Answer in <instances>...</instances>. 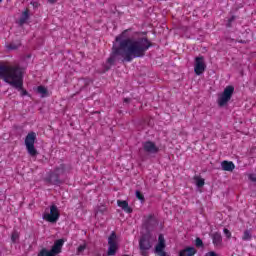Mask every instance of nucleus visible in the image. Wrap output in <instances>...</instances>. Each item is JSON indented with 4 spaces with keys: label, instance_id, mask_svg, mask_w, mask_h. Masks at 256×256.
I'll return each instance as SVG.
<instances>
[{
    "label": "nucleus",
    "instance_id": "f257e3e1",
    "mask_svg": "<svg viewBox=\"0 0 256 256\" xmlns=\"http://www.w3.org/2000/svg\"><path fill=\"white\" fill-rule=\"evenodd\" d=\"M125 33L126 31H123L122 35L116 36L115 38L118 45L112 46L111 55L107 59V63L111 66L114 65L118 57L126 63H131L133 59L143 58L146 52L153 46L151 41L146 37L122 38Z\"/></svg>",
    "mask_w": 256,
    "mask_h": 256
},
{
    "label": "nucleus",
    "instance_id": "f03ea898",
    "mask_svg": "<svg viewBox=\"0 0 256 256\" xmlns=\"http://www.w3.org/2000/svg\"><path fill=\"white\" fill-rule=\"evenodd\" d=\"M0 79L13 88H22L23 69L19 65H0Z\"/></svg>",
    "mask_w": 256,
    "mask_h": 256
},
{
    "label": "nucleus",
    "instance_id": "7ed1b4c3",
    "mask_svg": "<svg viewBox=\"0 0 256 256\" xmlns=\"http://www.w3.org/2000/svg\"><path fill=\"white\" fill-rule=\"evenodd\" d=\"M37 136L35 132H28L26 139H24V145H26V150L28 155L31 157L37 156V150L34 148V142H36Z\"/></svg>",
    "mask_w": 256,
    "mask_h": 256
},
{
    "label": "nucleus",
    "instance_id": "20e7f679",
    "mask_svg": "<svg viewBox=\"0 0 256 256\" xmlns=\"http://www.w3.org/2000/svg\"><path fill=\"white\" fill-rule=\"evenodd\" d=\"M62 246H64V240L58 239L55 241L54 246H52L51 250L41 249L38 256H56L58 253H61Z\"/></svg>",
    "mask_w": 256,
    "mask_h": 256
},
{
    "label": "nucleus",
    "instance_id": "39448f33",
    "mask_svg": "<svg viewBox=\"0 0 256 256\" xmlns=\"http://www.w3.org/2000/svg\"><path fill=\"white\" fill-rule=\"evenodd\" d=\"M235 88L232 85L226 86L224 92L218 97V105L224 107L231 100Z\"/></svg>",
    "mask_w": 256,
    "mask_h": 256
},
{
    "label": "nucleus",
    "instance_id": "423d86ee",
    "mask_svg": "<svg viewBox=\"0 0 256 256\" xmlns=\"http://www.w3.org/2000/svg\"><path fill=\"white\" fill-rule=\"evenodd\" d=\"M59 216L60 214L58 207L56 205H51L49 207V214L42 215V219L49 223H57V221L59 220Z\"/></svg>",
    "mask_w": 256,
    "mask_h": 256
},
{
    "label": "nucleus",
    "instance_id": "0eeeda50",
    "mask_svg": "<svg viewBox=\"0 0 256 256\" xmlns=\"http://www.w3.org/2000/svg\"><path fill=\"white\" fill-rule=\"evenodd\" d=\"M206 71L205 57L197 56L194 58V74L197 76L202 75Z\"/></svg>",
    "mask_w": 256,
    "mask_h": 256
},
{
    "label": "nucleus",
    "instance_id": "6e6552de",
    "mask_svg": "<svg viewBox=\"0 0 256 256\" xmlns=\"http://www.w3.org/2000/svg\"><path fill=\"white\" fill-rule=\"evenodd\" d=\"M64 173V165H61L58 168H55L54 172L49 174L47 178V182L51 185H59L61 184V180H59V175Z\"/></svg>",
    "mask_w": 256,
    "mask_h": 256
},
{
    "label": "nucleus",
    "instance_id": "1a4fd4ad",
    "mask_svg": "<svg viewBox=\"0 0 256 256\" xmlns=\"http://www.w3.org/2000/svg\"><path fill=\"white\" fill-rule=\"evenodd\" d=\"M117 235L115 232H112L111 235L108 237V252L107 256H115L118 250V244H117Z\"/></svg>",
    "mask_w": 256,
    "mask_h": 256
},
{
    "label": "nucleus",
    "instance_id": "9d476101",
    "mask_svg": "<svg viewBox=\"0 0 256 256\" xmlns=\"http://www.w3.org/2000/svg\"><path fill=\"white\" fill-rule=\"evenodd\" d=\"M158 223L159 221L157 220L156 216H154V214H148L143 218V227L146 228L147 231L152 230L157 226Z\"/></svg>",
    "mask_w": 256,
    "mask_h": 256
},
{
    "label": "nucleus",
    "instance_id": "9b49d317",
    "mask_svg": "<svg viewBox=\"0 0 256 256\" xmlns=\"http://www.w3.org/2000/svg\"><path fill=\"white\" fill-rule=\"evenodd\" d=\"M139 248L141 251L142 256H147V251L151 248L150 239L148 236L144 235L139 240Z\"/></svg>",
    "mask_w": 256,
    "mask_h": 256
},
{
    "label": "nucleus",
    "instance_id": "f8f14e48",
    "mask_svg": "<svg viewBox=\"0 0 256 256\" xmlns=\"http://www.w3.org/2000/svg\"><path fill=\"white\" fill-rule=\"evenodd\" d=\"M143 150H144V152L149 153V154L159 153V147H157L156 144L151 141L143 142Z\"/></svg>",
    "mask_w": 256,
    "mask_h": 256
},
{
    "label": "nucleus",
    "instance_id": "ddd939ff",
    "mask_svg": "<svg viewBox=\"0 0 256 256\" xmlns=\"http://www.w3.org/2000/svg\"><path fill=\"white\" fill-rule=\"evenodd\" d=\"M211 239L213 240L214 247H221L223 246V237L219 232H215L214 234H211Z\"/></svg>",
    "mask_w": 256,
    "mask_h": 256
},
{
    "label": "nucleus",
    "instance_id": "4468645a",
    "mask_svg": "<svg viewBox=\"0 0 256 256\" xmlns=\"http://www.w3.org/2000/svg\"><path fill=\"white\" fill-rule=\"evenodd\" d=\"M221 168L225 172H232L235 169V164L232 161L224 160L221 162Z\"/></svg>",
    "mask_w": 256,
    "mask_h": 256
},
{
    "label": "nucleus",
    "instance_id": "2eb2a0df",
    "mask_svg": "<svg viewBox=\"0 0 256 256\" xmlns=\"http://www.w3.org/2000/svg\"><path fill=\"white\" fill-rule=\"evenodd\" d=\"M116 203L118 207L123 210V212L128 214H131L133 212L132 208L129 207V204L127 201L118 200Z\"/></svg>",
    "mask_w": 256,
    "mask_h": 256
},
{
    "label": "nucleus",
    "instance_id": "dca6fc26",
    "mask_svg": "<svg viewBox=\"0 0 256 256\" xmlns=\"http://www.w3.org/2000/svg\"><path fill=\"white\" fill-rule=\"evenodd\" d=\"M165 249V239H164V235L160 234L158 236V244L155 245V252H162Z\"/></svg>",
    "mask_w": 256,
    "mask_h": 256
},
{
    "label": "nucleus",
    "instance_id": "f3484780",
    "mask_svg": "<svg viewBox=\"0 0 256 256\" xmlns=\"http://www.w3.org/2000/svg\"><path fill=\"white\" fill-rule=\"evenodd\" d=\"M196 249L195 247H187L186 249H182L179 252V256H195Z\"/></svg>",
    "mask_w": 256,
    "mask_h": 256
},
{
    "label": "nucleus",
    "instance_id": "a211bd4d",
    "mask_svg": "<svg viewBox=\"0 0 256 256\" xmlns=\"http://www.w3.org/2000/svg\"><path fill=\"white\" fill-rule=\"evenodd\" d=\"M29 20V8L23 11L22 16L19 18V25L23 26Z\"/></svg>",
    "mask_w": 256,
    "mask_h": 256
},
{
    "label": "nucleus",
    "instance_id": "6ab92c4d",
    "mask_svg": "<svg viewBox=\"0 0 256 256\" xmlns=\"http://www.w3.org/2000/svg\"><path fill=\"white\" fill-rule=\"evenodd\" d=\"M37 93L41 94V98L48 97V89L45 88L44 86H38Z\"/></svg>",
    "mask_w": 256,
    "mask_h": 256
},
{
    "label": "nucleus",
    "instance_id": "aec40b11",
    "mask_svg": "<svg viewBox=\"0 0 256 256\" xmlns=\"http://www.w3.org/2000/svg\"><path fill=\"white\" fill-rule=\"evenodd\" d=\"M20 41L19 40H17V41H12V42H10V44H8V46H7V48L9 49V50H17V49H19V47H20Z\"/></svg>",
    "mask_w": 256,
    "mask_h": 256
},
{
    "label": "nucleus",
    "instance_id": "412c9836",
    "mask_svg": "<svg viewBox=\"0 0 256 256\" xmlns=\"http://www.w3.org/2000/svg\"><path fill=\"white\" fill-rule=\"evenodd\" d=\"M194 181H196L197 188H202L203 186H205V179L201 177L194 176Z\"/></svg>",
    "mask_w": 256,
    "mask_h": 256
},
{
    "label": "nucleus",
    "instance_id": "4be33fe9",
    "mask_svg": "<svg viewBox=\"0 0 256 256\" xmlns=\"http://www.w3.org/2000/svg\"><path fill=\"white\" fill-rule=\"evenodd\" d=\"M251 239H252L251 231L250 230H245L243 232L242 240H244V241H251Z\"/></svg>",
    "mask_w": 256,
    "mask_h": 256
},
{
    "label": "nucleus",
    "instance_id": "5701e85b",
    "mask_svg": "<svg viewBox=\"0 0 256 256\" xmlns=\"http://www.w3.org/2000/svg\"><path fill=\"white\" fill-rule=\"evenodd\" d=\"M14 89L19 90V91L21 92L20 95H22V97H25V96H28V95H29V93L27 92V90L23 88V85H22V88H20V87H14Z\"/></svg>",
    "mask_w": 256,
    "mask_h": 256
},
{
    "label": "nucleus",
    "instance_id": "b1692460",
    "mask_svg": "<svg viewBox=\"0 0 256 256\" xmlns=\"http://www.w3.org/2000/svg\"><path fill=\"white\" fill-rule=\"evenodd\" d=\"M10 240L12 241V243H16V241L19 240V234H18V232L14 231V232L12 233V236H11Z\"/></svg>",
    "mask_w": 256,
    "mask_h": 256
},
{
    "label": "nucleus",
    "instance_id": "393cba45",
    "mask_svg": "<svg viewBox=\"0 0 256 256\" xmlns=\"http://www.w3.org/2000/svg\"><path fill=\"white\" fill-rule=\"evenodd\" d=\"M136 198L139 199V201L145 202V196L139 190L136 191Z\"/></svg>",
    "mask_w": 256,
    "mask_h": 256
},
{
    "label": "nucleus",
    "instance_id": "a878e982",
    "mask_svg": "<svg viewBox=\"0 0 256 256\" xmlns=\"http://www.w3.org/2000/svg\"><path fill=\"white\" fill-rule=\"evenodd\" d=\"M236 19L235 16H232L231 18L228 19V24H226L227 28H231L232 22H234Z\"/></svg>",
    "mask_w": 256,
    "mask_h": 256
},
{
    "label": "nucleus",
    "instance_id": "bb28decb",
    "mask_svg": "<svg viewBox=\"0 0 256 256\" xmlns=\"http://www.w3.org/2000/svg\"><path fill=\"white\" fill-rule=\"evenodd\" d=\"M86 250V244L80 245L77 247V253H83Z\"/></svg>",
    "mask_w": 256,
    "mask_h": 256
},
{
    "label": "nucleus",
    "instance_id": "cd10ccee",
    "mask_svg": "<svg viewBox=\"0 0 256 256\" xmlns=\"http://www.w3.org/2000/svg\"><path fill=\"white\" fill-rule=\"evenodd\" d=\"M224 234L226 236V239H231V232L227 228H224Z\"/></svg>",
    "mask_w": 256,
    "mask_h": 256
},
{
    "label": "nucleus",
    "instance_id": "c85d7f7f",
    "mask_svg": "<svg viewBox=\"0 0 256 256\" xmlns=\"http://www.w3.org/2000/svg\"><path fill=\"white\" fill-rule=\"evenodd\" d=\"M196 246H197V247H202V246H203V241H202V239L196 238Z\"/></svg>",
    "mask_w": 256,
    "mask_h": 256
},
{
    "label": "nucleus",
    "instance_id": "c756f323",
    "mask_svg": "<svg viewBox=\"0 0 256 256\" xmlns=\"http://www.w3.org/2000/svg\"><path fill=\"white\" fill-rule=\"evenodd\" d=\"M30 5L33 6V8H39L40 6L39 2H36V1H31Z\"/></svg>",
    "mask_w": 256,
    "mask_h": 256
},
{
    "label": "nucleus",
    "instance_id": "7c9ffc66",
    "mask_svg": "<svg viewBox=\"0 0 256 256\" xmlns=\"http://www.w3.org/2000/svg\"><path fill=\"white\" fill-rule=\"evenodd\" d=\"M249 180L252 181L253 183L256 182V175L255 174H250Z\"/></svg>",
    "mask_w": 256,
    "mask_h": 256
},
{
    "label": "nucleus",
    "instance_id": "2f4dec72",
    "mask_svg": "<svg viewBox=\"0 0 256 256\" xmlns=\"http://www.w3.org/2000/svg\"><path fill=\"white\" fill-rule=\"evenodd\" d=\"M158 254V256H167V253L162 251V252H155Z\"/></svg>",
    "mask_w": 256,
    "mask_h": 256
},
{
    "label": "nucleus",
    "instance_id": "473e14b6",
    "mask_svg": "<svg viewBox=\"0 0 256 256\" xmlns=\"http://www.w3.org/2000/svg\"><path fill=\"white\" fill-rule=\"evenodd\" d=\"M206 256H219V255L216 254V252H210V253L206 254Z\"/></svg>",
    "mask_w": 256,
    "mask_h": 256
},
{
    "label": "nucleus",
    "instance_id": "72a5a7b5",
    "mask_svg": "<svg viewBox=\"0 0 256 256\" xmlns=\"http://www.w3.org/2000/svg\"><path fill=\"white\" fill-rule=\"evenodd\" d=\"M130 102H131V99H130V98H125V99H123V103L128 104V103H130Z\"/></svg>",
    "mask_w": 256,
    "mask_h": 256
},
{
    "label": "nucleus",
    "instance_id": "f704fd0d",
    "mask_svg": "<svg viewBox=\"0 0 256 256\" xmlns=\"http://www.w3.org/2000/svg\"><path fill=\"white\" fill-rule=\"evenodd\" d=\"M49 3L54 4L57 2V0H48Z\"/></svg>",
    "mask_w": 256,
    "mask_h": 256
},
{
    "label": "nucleus",
    "instance_id": "c9c22d12",
    "mask_svg": "<svg viewBox=\"0 0 256 256\" xmlns=\"http://www.w3.org/2000/svg\"><path fill=\"white\" fill-rule=\"evenodd\" d=\"M89 82H90V81H89V80H87V81H86V85H88V84H89Z\"/></svg>",
    "mask_w": 256,
    "mask_h": 256
},
{
    "label": "nucleus",
    "instance_id": "e433bc0d",
    "mask_svg": "<svg viewBox=\"0 0 256 256\" xmlns=\"http://www.w3.org/2000/svg\"><path fill=\"white\" fill-rule=\"evenodd\" d=\"M106 70H107V71H108V70H110V67H107V69H106Z\"/></svg>",
    "mask_w": 256,
    "mask_h": 256
},
{
    "label": "nucleus",
    "instance_id": "4c0bfd02",
    "mask_svg": "<svg viewBox=\"0 0 256 256\" xmlns=\"http://www.w3.org/2000/svg\"><path fill=\"white\" fill-rule=\"evenodd\" d=\"M239 43H244V41H239Z\"/></svg>",
    "mask_w": 256,
    "mask_h": 256
},
{
    "label": "nucleus",
    "instance_id": "58836bf2",
    "mask_svg": "<svg viewBox=\"0 0 256 256\" xmlns=\"http://www.w3.org/2000/svg\"><path fill=\"white\" fill-rule=\"evenodd\" d=\"M0 3H2V0H0Z\"/></svg>",
    "mask_w": 256,
    "mask_h": 256
},
{
    "label": "nucleus",
    "instance_id": "ea45409f",
    "mask_svg": "<svg viewBox=\"0 0 256 256\" xmlns=\"http://www.w3.org/2000/svg\"><path fill=\"white\" fill-rule=\"evenodd\" d=\"M123 256H129V255H123Z\"/></svg>",
    "mask_w": 256,
    "mask_h": 256
}]
</instances>
